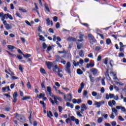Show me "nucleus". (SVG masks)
Here are the masks:
<instances>
[{
	"label": "nucleus",
	"mask_w": 126,
	"mask_h": 126,
	"mask_svg": "<svg viewBox=\"0 0 126 126\" xmlns=\"http://www.w3.org/2000/svg\"><path fill=\"white\" fill-rule=\"evenodd\" d=\"M52 97H53L54 101L51 98H49V100H50V102H51V103H52V105H55V103L56 104V105H59V101H58L57 100H58L59 101H60V102H62V101L63 100L62 97L57 96L55 95H52Z\"/></svg>",
	"instance_id": "obj_1"
},
{
	"label": "nucleus",
	"mask_w": 126,
	"mask_h": 126,
	"mask_svg": "<svg viewBox=\"0 0 126 126\" xmlns=\"http://www.w3.org/2000/svg\"><path fill=\"white\" fill-rule=\"evenodd\" d=\"M88 37L89 42L91 45H93L94 43H97V40L95 39V37H94L92 34H89Z\"/></svg>",
	"instance_id": "obj_2"
},
{
	"label": "nucleus",
	"mask_w": 126,
	"mask_h": 126,
	"mask_svg": "<svg viewBox=\"0 0 126 126\" xmlns=\"http://www.w3.org/2000/svg\"><path fill=\"white\" fill-rule=\"evenodd\" d=\"M70 66H71V64H70V62H68L66 63V64L65 66V70L69 74H70L71 73V72L70 71Z\"/></svg>",
	"instance_id": "obj_3"
},
{
	"label": "nucleus",
	"mask_w": 126,
	"mask_h": 126,
	"mask_svg": "<svg viewBox=\"0 0 126 126\" xmlns=\"http://www.w3.org/2000/svg\"><path fill=\"white\" fill-rule=\"evenodd\" d=\"M16 117L17 119L21 123H24L26 121L25 117L23 115H20L19 114H16Z\"/></svg>",
	"instance_id": "obj_4"
},
{
	"label": "nucleus",
	"mask_w": 126,
	"mask_h": 126,
	"mask_svg": "<svg viewBox=\"0 0 126 126\" xmlns=\"http://www.w3.org/2000/svg\"><path fill=\"white\" fill-rule=\"evenodd\" d=\"M63 98L65 101H69V102H71V100H72V95L71 94H67V98L65 94H64Z\"/></svg>",
	"instance_id": "obj_5"
},
{
	"label": "nucleus",
	"mask_w": 126,
	"mask_h": 126,
	"mask_svg": "<svg viewBox=\"0 0 126 126\" xmlns=\"http://www.w3.org/2000/svg\"><path fill=\"white\" fill-rule=\"evenodd\" d=\"M84 63V61H83V60L82 59H80L79 62H77L76 63V62H75V61L73 60V64L74 65V66H78V65H79L80 64H83V63Z\"/></svg>",
	"instance_id": "obj_6"
},
{
	"label": "nucleus",
	"mask_w": 126,
	"mask_h": 126,
	"mask_svg": "<svg viewBox=\"0 0 126 126\" xmlns=\"http://www.w3.org/2000/svg\"><path fill=\"white\" fill-rule=\"evenodd\" d=\"M105 104V101H95L94 103V106H96V108H100L102 105H104Z\"/></svg>",
	"instance_id": "obj_7"
},
{
	"label": "nucleus",
	"mask_w": 126,
	"mask_h": 126,
	"mask_svg": "<svg viewBox=\"0 0 126 126\" xmlns=\"http://www.w3.org/2000/svg\"><path fill=\"white\" fill-rule=\"evenodd\" d=\"M91 71L92 72L93 75H99V73H100L98 69L95 68H92Z\"/></svg>",
	"instance_id": "obj_8"
},
{
	"label": "nucleus",
	"mask_w": 126,
	"mask_h": 126,
	"mask_svg": "<svg viewBox=\"0 0 126 126\" xmlns=\"http://www.w3.org/2000/svg\"><path fill=\"white\" fill-rule=\"evenodd\" d=\"M115 97V94H105V99L106 100H109V99H113Z\"/></svg>",
	"instance_id": "obj_9"
},
{
	"label": "nucleus",
	"mask_w": 126,
	"mask_h": 126,
	"mask_svg": "<svg viewBox=\"0 0 126 126\" xmlns=\"http://www.w3.org/2000/svg\"><path fill=\"white\" fill-rule=\"evenodd\" d=\"M87 110V106L85 104H82L81 106V113L84 114V111Z\"/></svg>",
	"instance_id": "obj_10"
},
{
	"label": "nucleus",
	"mask_w": 126,
	"mask_h": 126,
	"mask_svg": "<svg viewBox=\"0 0 126 126\" xmlns=\"http://www.w3.org/2000/svg\"><path fill=\"white\" fill-rule=\"evenodd\" d=\"M46 64L48 68V69H51V68H52V67H54V63L53 62H48V63H46Z\"/></svg>",
	"instance_id": "obj_11"
},
{
	"label": "nucleus",
	"mask_w": 126,
	"mask_h": 126,
	"mask_svg": "<svg viewBox=\"0 0 126 126\" xmlns=\"http://www.w3.org/2000/svg\"><path fill=\"white\" fill-rule=\"evenodd\" d=\"M89 77L90 79V81L92 83L91 86H93V84H94V83L95 82V78L92 75H89Z\"/></svg>",
	"instance_id": "obj_12"
},
{
	"label": "nucleus",
	"mask_w": 126,
	"mask_h": 126,
	"mask_svg": "<svg viewBox=\"0 0 126 126\" xmlns=\"http://www.w3.org/2000/svg\"><path fill=\"white\" fill-rule=\"evenodd\" d=\"M72 103H73V104H76V103L77 104H80L82 103V100L80 98L78 99L74 98L72 100Z\"/></svg>",
	"instance_id": "obj_13"
},
{
	"label": "nucleus",
	"mask_w": 126,
	"mask_h": 126,
	"mask_svg": "<svg viewBox=\"0 0 126 126\" xmlns=\"http://www.w3.org/2000/svg\"><path fill=\"white\" fill-rule=\"evenodd\" d=\"M116 101L115 100H112L111 101H108V105L109 107H113V106H116Z\"/></svg>",
	"instance_id": "obj_14"
},
{
	"label": "nucleus",
	"mask_w": 126,
	"mask_h": 126,
	"mask_svg": "<svg viewBox=\"0 0 126 126\" xmlns=\"http://www.w3.org/2000/svg\"><path fill=\"white\" fill-rule=\"evenodd\" d=\"M53 70V71H55V72H58L59 70H61L60 68L58 67V65H54Z\"/></svg>",
	"instance_id": "obj_15"
},
{
	"label": "nucleus",
	"mask_w": 126,
	"mask_h": 126,
	"mask_svg": "<svg viewBox=\"0 0 126 126\" xmlns=\"http://www.w3.org/2000/svg\"><path fill=\"white\" fill-rule=\"evenodd\" d=\"M79 35H80L79 37V39H80L77 40V42H83V37L84 35L83 34H81V32L79 33Z\"/></svg>",
	"instance_id": "obj_16"
},
{
	"label": "nucleus",
	"mask_w": 126,
	"mask_h": 126,
	"mask_svg": "<svg viewBox=\"0 0 126 126\" xmlns=\"http://www.w3.org/2000/svg\"><path fill=\"white\" fill-rule=\"evenodd\" d=\"M76 44H77V49H78V50H80V49H81V48H82L83 44L82 43H78V41H76Z\"/></svg>",
	"instance_id": "obj_17"
},
{
	"label": "nucleus",
	"mask_w": 126,
	"mask_h": 126,
	"mask_svg": "<svg viewBox=\"0 0 126 126\" xmlns=\"http://www.w3.org/2000/svg\"><path fill=\"white\" fill-rule=\"evenodd\" d=\"M112 112L113 114H115V116H118V110L115 108H112Z\"/></svg>",
	"instance_id": "obj_18"
},
{
	"label": "nucleus",
	"mask_w": 126,
	"mask_h": 126,
	"mask_svg": "<svg viewBox=\"0 0 126 126\" xmlns=\"http://www.w3.org/2000/svg\"><path fill=\"white\" fill-rule=\"evenodd\" d=\"M66 106L67 107H70V108H71V109H73V104L72 103H70V102H67L66 103Z\"/></svg>",
	"instance_id": "obj_19"
},
{
	"label": "nucleus",
	"mask_w": 126,
	"mask_h": 126,
	"mask_svg": "<svg viewBox=\"0 0 126 126\" xmlns=\"http://www.w3.org/2000/svg\"><path fill=\"white\" fill-rule=\"evenodd\" d=\"M68 41H70V42H77V40H76V38L74 37H69L67 39Z\"/></svg>",
	"instance_id": "obj_20"
},
{
	"label": "nucleus",
	"mask_w": 126,
	"mask_h": 126,
	"mask_svg": "<svg viewBox=\"0 0 126 126\" xmlns=\"http://www.w3.org/2000/svg\"><path fill=\"white\" fill-rule=\"evenodd\" d=\"M47 115L48 118H49V119H52V117H53V113L51 111H47Z\"/></svg>",
	"instance_id": "obj_21"
},
{
	"label": "nucleus",
	"mask_w": 126,
	"mask_h": 126,
	"mask_svg": "<svg viewBox=\"0 0 126 126\" xmlns=\"http://www.w3.org/2000/svg\"><path fill=\"white\" fill-rule=\"evenodd\" d=\"M94 64L93 63H90L87 64V68H89V67H94Z\"/></svg>",
	"instance_id": "obj_22"
},
{
	"label": "nucleus",
	"mask_w": 126,
	"mask_h": 126,
	"mask_svg": "<svg viewBox=\"0 0 126 126\" xmlns=\"http://www.w3.org/2000/svg\"><path fill=\"white\" fill-rule=\"evenodd\" d=\"M110 75L113 76V79H114V80H116V79H118V78L117 77V75L115 74L114 72H110Z\"/></svg>",
	"instance_id": "obj_23"
},
{
	"label": "nucleus",
	"mask_w": 126,
	"mask_h": 126,
	"mask_svg": "<svg viewBox=\"0 0 126 126\" xmlns=\"http://www.w3.org/2000/svg\"><path fill=\"white\" fill-rule=\"evenodd\" d=\"M7 17H6V19H8V18H9L10 20H13V17H12V16L11 15L7 13L6 14Z\"/></svg>",
	"instance_id": "obj_24"
},
{
	"label": "nucleus",
	"mask_w": 126,
	"mask_h": 126,
	"mask_svg": "<svg viewBox=\"0 0 126 126\" xmlns=\"http://www.w3.org/2000/svg\"><path fill=\"white\" fill-rule=\"evenodd\" d=\"M19 11H21L22 12L26 13L27 12V10L26 9H24L23 7H20L19 8Z\"/></svg>",
	"instance_id": "obj_25"
},
{
	"label": "nucleus",
	"mask_w": 126,
	"mask_h": 126,
	"mask_svg": "<svg viewBox=\"0 0 126 126\" xmlns=\"http://www.w3.org/2000/svg\"><path fill=\"white\" fill-rule=\"evenodd\" d=\"M47 92L51 96V94H52V88L50 87H47Z\"/></svg>",
	"instance_id": "obj_26"
},
{
	"label": "nucleus",
	"mask_w": 126,
	"mask_h": 126,
	"mask_svg": "<svg viewBox=\"0 0 126 126\" xmlns=\"http://www.w3.org/2000/svg\"><path fill=\"white\" fill-rule=\"evenodd\" d=\"M79 55L80 57H81L82 58H83L84 57V52L83 51L81 50L79 52Z\"/></svg>",
	"instance_id": "obj_27"
},
{
	"label": "nucleus",
	"mask_w": 126,
	"mask_h": 126,
	"mask_svg": "<svg viewBox=\"0 0 126 126\" xmlns=\"http://www.w3.org/2000/svg\"><path fill=\"white\" fill-rule=\"evenodd\" d=\"M38 36L39 37L40 41H43V42H45V41H46V40H45V37H44L43 35H39Z\"/></svg>",
	"instance_id": "obj_28"
},
{
	"label": "nucleus",
	"mask_w": 126,
	"mask_h": 126,
	"mask_svg": "<svg viewBox=\"0 0 126 126\" xmlns=\"http://www.w3.org/2000/svg\"><path fill=\"white\" fill-rule=\"evenodd\" d=\"M7 48H8V49H9V50H10V51H12V50H13L15 48V47H14L12 45H8Z\"/></svg>",
	"instance_id": "obj_29"
},
{
	"label": "nucleus",
	"mask_w": 126,
	"mask_h": 126,
	"mask_svg": "<svg viewBox=\"0 0 126 126\" xmlns=\"http://www.w3.org/2000/svg\"><path fill=\"white\" fill-rule=\"evenodd\" d=\"M5 28H6V29H7V30H9V29H11V28H12V27L11 26H10L9 24H7L6 25V26H5Z\"/></svg>",
	"instance_id": "obj_30"
},
{
	"label": "nucleus",
	"mask_w": 126,
	"mask_h": 126,
	"mask_svg": "<svg viewBox=\"0 0 126 126\" xmlns=\"http://www.w3.org/2000/svg\"><path fill=\"white\" fill-rule=\"evenodd\" d=\"M103 122V118L99 117L97 119L98 124H101Z\"/></svg>",
	"instance_id": "obj_31"
},
{
	"label": "nucleus",
	"mask_w": 126,
	"mask_h": 126,
	"mask_svg": "<svg viewBox=\"0 0 126 126\" xmlns=\"http://www.w3.org/2000/svg\"><path fill=\"white\" fill-rule=\"evenodd\" d=\"M63 70L62 69L59 70L58 71V75L60 77H63V74L61 73V72H62Z\"/></svg>",
	"instance_id": "obj_32"
},
{
	"label": "nucleus",
	"mask_w": 126,
	"mask_h": 126,
	"mask_svg": "<svg viewBox=\"0 0 126 126\" xmlns=\"http://www.w3.org/2000/svg\"><path fill=\"white\" fill-rule=\"evenodd\" d=\"M121 110L122 112H123L124 113H125L126 115V107L122 106Z\"/></svg>",
	"instance_id": "obj_33"
},
{
	"label": "nucleus",
	"mask_w": 126,
	"mask_h": 126,
	"mask_svg": "<svg viewBox=\"0 0 126 126\" xmlns=\"http://www.w3.org/2000/svg\"><path fill=\"white\" fill-rule=\"evenodd\" d=\"M19 69L21 72H23V66H22V65H19Z\"/></svg>",
	"instance_id": "obj_34"
},
{
	"label": "nucleus",
	"mask_w": 126,
	"mask_h": 126,
	"mask_svg": "<svg viewBox=\"0 0 126 126\" xmlns=\"http://www.w3.org/2000/svg\"><path fill=\"white\" fill-rule=\"evenodd\" d=\"M106 43L107 45H110L111 43H112V41H111V39L110 38L107 39L106 40Z\"/></svg>",
	"instance_id": "obj_35"
},
{
	"label": "nucleus",
	"mask_w": 126,
	"mask_h": 126,
	"mask_svg": "<svg viewBox=\"0 0 126 126\" xmlns=\"http://www.w3.org/2000/svg\"><path fill=\"white\" fill-rule=\"evenodd\" d=\"M44 6H45V9L47 10V11H48V12H50V8L48 6V5L47 4H45Z\"/></svg>",
	"instance_id": "obj_36"
},
{
	"label": "nucleus",
	"mask_w": 126,
	"mask_h": 126,
	"mask_svg": "<svg viewBox=\"0 0 126 126\" xmlns=\"http://www.w3.org/2000/svg\"><path fill=\"white\" fill-rule=\"evenodd\" d=\"M18 97V94L17 92H15L13 94V98H17Z\"/></svg>",
	"instance_id": "obj_37"
},
{
	"label": "nucleus",
	"mask_w": 126,
	"mask_h": 126,
	"mask_svg": "<svg viewBox=\"0 0 126 126\" xmlns=\"http://www.w3.org/2000/svg\"><path fill=\"white\" fill-rule=\"evenodd\" d=\"M40 104H41V105H42L43 106V108H46V103H45V102L43 101H40L39 102Z\"/></svg>",
	"instance_id": "obj_38"
},
{
	"label": "nucleus",
	"mask_w": 126,
	"mask_h": 126,
	"mask_svg": "<svg viewBox=\"0 0 126 126\" xmlns=\"http://www.w3.org/2000/svg\"><path fill=\"white\" fill-rule=\"evenodd\" d=\"M7 17V15L6 14H3V15L1 17V21H4V19H5V18H6Z\"/></svg>",
	"instance_id": "obj_39"
},
{
	"label": "nucleus",
	"mask_w": 126,
	"mask_h": 126,
	"mask_svg": "<svg viewBox=\"0 0 126 126\" xmlns=\"http://www.w3.org/2000/svg\"><path fill=\"white\" fill-rule=\"evenodd\" d=\"M46 20L47 25L48 26L51 25V22L52 21L50 20V18L46 19Z\"/></svg>",
	"instance_id": "obj_40"
},
{
	"label": "nucleus",
	"mask_w": 126,
	"mask_h": 126,
	"mask_svg": "<svg viewBox=\"0 0 126 126\" xmlns=\"http://www.w3.org/2000/svg\"><path fill=\"white\" fill-rule=\"evenodd\" d=\"M77 73H78V74H82V73H83V72L81 70V69H78L77 70Z\"/></svg>",
	"instance_id": "obj_41"
},
{
	"label": "nucleus",
	"mask_w": 126,
	"mask_h": 126,
	"mask_svg": "<svg viewBox=\"0 0 126 126\" xmlns=\"http://www.w3.org/2000/svg\"><path fill=\"white\" fill-rule=\"evenodd\" d=\"M108 58H106L105 59H104L103 61V63H104V64H108Z\"/></svg>",
	"instance_id": "obj_42"
},
{
	"label": "nucleus",
	"mask_w": 126,
	"mask_h": 126,
	"mask_svg": "<svg viewBox=\"0 0 126 126\" xmlns=\"http://www.w3.org/2000/svg\"><path fill=\"white\" fill-rule=\"evenodd\" d=\"M46 96V94H40L38 98L39 99H41V98H43V97H45Z\"/></svg>",
	"instance_id": "obj_43"
},
{
	"label": "nucleus",
	"mask_w": 126,
	"mask_h": 126,
	"mask_svg": "<svg viewBox=\"0 0 126 126\" xmlns=\"http://www.w3.org/2000/svg\"><path fill=\"white\" fill-rule=\"evenodd\" d=\"M29 99H30V96H26L23 97L22 100L24 101L25 100H29Z\"/></svg>",
	"instance_id": "obj_44"
},
{
	"label": "nucleus",
	"mask_w": 126,
	"mask_h": 126,
	"mask_svg": "<svg viewBox=\"0 0 126 126\" xmlns=\"http://www.w3.org/2000/svg\"><path fill=\"white\" fill-rule=\"evenodd\" d=\"M98 93H97V92H92V96H93L94 97H96V95H97Z\"/></svg>",
	"instance_id": "obj_45"
},
{
	"label": "nucleus",
	"mask_w": 126,
	"mask_h": 126,
	"mask_svg": "<svg viewBox=\"0 0 126 126\" xmlns=\"http://www.w3.org/2000/svg\"><path fill=\"white\" fill-rule=\"evenodd\" d=\"M118 120H119V121H120L121 122H125V119L123 118V117L121 116H118Z\"/></svg>",
	"instance_id": "obj_46"
},
{
	"label": "nucleus",
	"mask_w": 126,
	"mask_h": 126,
	"mask_svg": "<svg viewBox=\"0 0 126 126\" xmlns=\"http://www.w3.org/2000/svg\"><path fill=\"white\" fill-rule=\"evenodd\" d=\"M101 95H102V94H97V95H96V99L97 100H99L100 99H101V98H102V96H101Z\"/></svg>",
	"instance_id": "obj_47"
},
{
	"label": "nucleus",
	"mask_w": 126,
	"mask_h": 126,
	"mask_svg": "<svg viewBox=\"0 0 126 126\" xmlns=\"http://www.w3.org/2000/svg\"><path fill=\"white\" fill-rule=\"evenodd\" d=\"M56 92L58 94H60V95H63V94H64L63 92H62L61 90H56Z\"/></svg>",
	"instance_id": "obj_48"
},
{
	"label": "nucleus",
	"mask_w": 126,
	"mask_h": 126,
	"mask_svg": "<svg viewBox=\"0 0 126 126\" xmlns=\"http://www.w3.org/2000/svg\"><path fill=\"white\" fill-rule=\"evenodd\" d=\"M16 16H18V17H19V18L22 19V16H21V15L18 12H16Z\"/></svg>",
	"instance_id": "obj_49"
},
{
	"label": "nucleus",
	"mask_w": 126,
	"mask_h": 126,
	"mask_svg": "<svg viewBox=\"0 0 126 126\" xmlns=\"http://www.w3.org/2000/svg\"><path fill=\"white\" fill-rule=\"evenodd\" d=\"M101 84L103 86H105V85H106V83H105V78L102 79V80H101Z\"/></svg>",
	"instance_id": "obj_50"
},
{
	"label": "nucleus",
	"mask_w": 126,
	"mask_h": 126,
	"mask_svg": "<svg viewBox=\"0 0 126 126\" xmlns=\"http://www.w3.org/2000/svg\"><path fill=\"white\" fill-rule=\"evenodd\" d=\"M125 56V54H124V53H120L119 54L118 57H119V58H124Z\"/></svg>",
	"instance_id": "obj_51"
},
{
	"label": "nucleus",
	"mask_w": 126,
	"mask_h": 126,
	"mask_svg": "<svg viewBox=\"0 0 126 126\" xmlns=\"http://www.w3.org/2000/svg\"><path fill=\"white\" fill-rule=\"evenodd\" d=\"M56 62H59L60 60L62 59V58L60 57L59 55H56Z\"/></svg>",
	"instance_id": "obj_52"
},
{
	"label": "nucleus",
	"mask_w": 126,
	"mask_h": 126,
	"mask_svg": "<svg viewBox=\"0 0 126 126\" xmlns=\"http://www.w3.org/2000/svg\"><path fill=\"white\" fill-rule=\"evenodd\" d=\"M34 4L35 6L36 11L38 13V14H39V12H38V9H39V8H38V6H37V4L36 3H34Z\"/></svg>",
	"instance_id": "obj_53"
},
{
	"label": "nucleus",
	"mask_w": 126,
	"mask_h": 126,
	"mask_svg": "<svg viewBox=\"0 0 126 126\" xmlns=\"http://www.w3.org/2000/svg\"><path fill=\"white\" fill-rule=\"evenodd\" d=\"M76 114L78 116V117H82V115L81 114V113H80V112H79V111H77Z\"/></svg>",
	"instance_id": "obj_54"
},
{
	"label": "nucleus",
	"mask_w": 126,
	"mask_h": 126,
	"mask_svg": "<svg viewBox=\"0 0 126 126\" xmlns=\"http://www.w3.org/2000/svg\"><path fill=\"white\" fill-rule=\"evenodd\" d=\"M40 71L41 73H43L44 74L46 73V71H45V69H44V68H40Z\"/></svg>",
	"instance_id": "obj_55"
},
{
	"label": "nucleus",
	"mask_w": 126,
	"mask_h": 126,
	"mask_svg": "<svg viewBox=\"0 0 126 126\" xmlns=\"http://www.w3.org/2000/svg\"><path fill=\"white\" fill-rule=\"evenodd\" d=\"M58 110H59V112L61 113L62 112V111H63V107H62L61 106H59Z\"/></svg>",
	"instance_id": "obj_56"
},
{
	"label": "nucleus",
	"mask_w": 126,
	"mask_h": 126,
	"mask_svg": "<svg viewBox=\"0 0 126 126\" xmlns=\"http://www.w3.org/2000/svg\"><path fill=\"white\" fill-rule=\"evenodd\" d=\"M61 63L63 64H65V63H66V62L63 59H61Z\"/></svg>",
	"instance_id": "obj_57"
},
{
	"label": "nucleus",
	"mask_w": 126,
	"mask_h": 126,
	"mask_svg": "<svg viewBox=\"0 0 126 126\" xmlns=\"http://www.w3.org/2000/svg\"><path fill=\"white\" fill-rule=\"evenodd\" d=\"M23 56H24V58H30V57H31V55L30 54H27V55H24L23 54Z\"/></svg>",
	"instance_id": "obj_58"
},
{
	"label": "nucleus",
	"mask_w": 126,
	"mask_h": 126,
	"mask_svg": "<svg viewBox=\"0 0 126 126\" xmlns=\"http://www.w3.org/2000/svg\"><path fill=\"white\" fill-rule=\"evenodd\" d=\"M102 60V56L101 55H99L97 57V62H100Z\"/></svg>",
	"instance_id": "obj_59"
},
{
	"label": "nucleus",
	"mask_w": 126,
	"mask_h": 126,
	"mask_svg": "<svg viewBox=\"0 0 126 126\" xmlns=\"http://www.w3.org/2000/svg\"><path fill=\"white\" fill-rule=\"evenodd\" d=\"M4 96H6V98H8L10 99V95L8 94H3Z\"/></svg>",
	"instance_id": "obj_60"
},
{
	"label": "nucleus",
	"mask_w": 126,
	"mask_h": 126,
	"mask_svg": "<svg viewBox=\"0 0 126 126\" xmlns=\"http://www.w3.org/2000/svg\"><path fill=\"white\" fill-rule=\"evenodd\" d=\"M102 117H103L105 119H108V114H102Z\"/></svg>",
	"instance_id": "obj_61"
},
{
	"label": "nucleus",
	"mask_w": 126,
	"mask_h": 126,
	"mask_svg": "<svg viewBox=\"0 0 126 126\" xmlns=\"http://www.w3.org/2000/svg\"><path fill=\"white\" fill-rule=\"evenodd\" d=\"M60 26L61 25H60V23L58 22L56 23V28H57V29H59Z\"/></svg>",
	"instance_id": "obj_62"
},
{
	"label": "nucleus",
	"mask_w": 126,
	"mask_h": 126,
	"mask_svg": "<svg viewBox=\"0 0 126 126\" xmlns=\"http://www.w3.org/2000/svg\"><path fill=\"white\" fill-rule=\"evenodd\" d=\"M88 104L90 106H91L93 104V102H92V100H88Z\"/></svg>",
	"instance_id": "obj_63"
},
{
	"label": "nucleus",
	"mask_w": 126,
	"mask_h": 126,
	"mask_svg": "<svg viewBox=\"0 0 126 126\" xmlns=\"http://www.w3.org/2000/svg\"><path fill=\"white\" fill-rule=\"evenodd\" d=\"M27 86L29 89L31 88V84L29 82H28V83L27 84Z\"/></svg>",
	"instance_id": "obj_64"
}]
</instances>
